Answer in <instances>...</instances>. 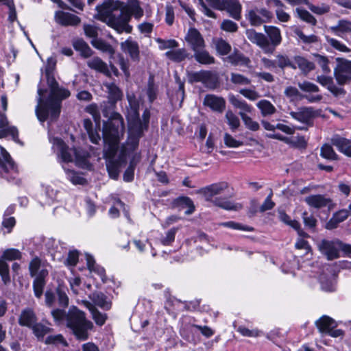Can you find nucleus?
<instances>
[{
    "label": "nucleus",
    "mask_w": 351,
    "mask_h": 351,
    "mask_svg": "<svg viewBox=\"0 0 351 351\" xmlns=\"http://www.w3.org/2000/svg\"><path fill=\"white\" fill-rule=\"evenodd\" d=\"M156 41L159 44V48L161 50L166 49H173L178 46V43L173 39L165 40L161 38H156Z\"/></svg>",
    "instance_id": "63"
},
{
    "label": "nucleus",
    "mask_w": 351,
    "mask_h": 351,
    "mask_svg": "<svg viewBox=\"0 0 351 351\" xmlns=\"http://www.w3.org/2000/svg\"><path fill=\"white\" fill-rule=\"evenodd\" d=\"M8 135H10L14 141L19 142L17 128L10 126L5 114L0 112V138Z\"/></svg>",
    "instance_id": "14"
},
{
    "label": "nucleus",
    "mask_w": 351,
    "mask_h": 351,
    "mask_svg": "<svg viewBox=\"0 0 351 351\" xmlns=\"http://www.w3.org/2000/svg\"><path fill=\"white\" fill-rule=\"evenodd\" d=\"M326 40L328 43L332 46L335 49L341 51V52H350V49L347 47L343 43L337 40V39L330 38L328 36L326 37Z\"/></svg>",
    "instance_id": "62"
},
{
    "label": "nucleus",
    "mask_w": 351,
    "mask_h": 351,
    "mask_svg": "<svg viewBox=\"0 0 351 351\" xmlns=\"http://www.w3.org/2000/svg\"><path fill=\"white\" fill-rule=\"evenodd\" d=\"M88 66L98 72H100L106 76H110V71L108 65L101 58L95 57L87 62Z\"/></svg>",
    "instance_id": "28"
},
{
    "label": "nucleus",
    "mask_w": 351,
    "mask_h": 351,
    "mask_svg": "<svg viewBox=\"0 0 351 351\" xmlns=\"http://www.w3.org/2000/svg\"><path fill=\"white\" fill-rule=\"evenodd\" d=\"M18 322L20 326L32 328L37 322V316L33 309L26 308L21 311Z\"/></svg>",
    "instance_id": "19"
},
{
    "label": "nucleus",
    "mask_w": 351,
    "mask_h": 351,
    "mask_svg": "<svg viewBox=\"0 0 351 351\" xmlns=\"http://www.w3.org/2000/svg\"><path fill=\"white\" fill-rule=\"evenodd\" d=\"M306 203L311 207L322 208L329 206L331 202L329 198L322 195H311L305 198Z\"/></svg>",
    "instance_id": "25"
},
{
    "label": "nucleus",
    "mask_w": 351,
    "mask_h": 351,
    "mask_svg": "<svg viewBox=\"0 0 351 351\" xmlns=\"http://www.w3.org/2000/svg\"><path fill=\"white\" fill-rule=\"evenodd\" d=\"M21 253L19 250L10 248L3 252L1 258L7 261H14L21 259Z\"/></svg>",
    "instance_id": "55"
},
{
    "label": "nucleus",
    "mask_w": 351,
    "mask_h": 351,
    "mask_svg": "<svg viewBox=\"0 0 351 351\" xmlns=\"http://www.w3.org/2000/svg\"><path fill=\"white\" fill-rule=\"evenodd\" d=\"M348 217V211L346 210H341L336 213L327 223L326 228L328 229L335 228L339 223L343 221Z\"/></svg>",
    "instance_id": "40"
},
{
    "label": "nucleus",
    "mask_w": 351,
    "mask_h": 351,
    "mask_svg": "<svg viewBox=\"0 0 351 351\" xmlns=\"http://www.w3.org/2000/svg\"><path fill=\"white\" fill-rule=\"evenodd\" d=\"M127 119L128 123V132H130V134L142 136L143 131L147 129V126L143 123L139 114L128 115Z\"/></svg>",
    "instance_id": "16"
},
{
    "label": "nucleus",
    "mask_w": 351,
    "mask_h": 351,
    "mask_svg": "<svg viewBox=\"0 0 351 351\" xmlns=\"http://www.w3.org/2000/svg\"><path fill=\"white\" fill-rule=\"evenodd\" d=\"M53 144L60 152L62 160L64 162H72L74 159L78 166L84 167L88 165V153L82 149H69L60 138L53 139Z\"/></svg>",
    "instance_id": "6"
},
{
    "label": "nucleus",
    "mask_w": 351,
    "mask_h": 351,
    "mask_svg": "<svg viewBox=\"0 0 351 351\" xmlns=\"http://www.w3.org/2000/svg\"><path fill=\"white\" fill-rule=\"evenodd\" d=\"M217 51L221 55H227L231 51L230 45L222 38H216L213 40Z\"/></svg>",
    "instance_id": "46"
},
{
    "label": "nucleus",
    "mask_w": 351,
    "mask_h": 351,
    "mask_svg": "<svg viewBox=\"0 0 351 351\" xmlns=\"http://www.w3.org/2000/svg\"><path fill=\"white\" fill-rule=\"evenodd\" d=\"M185 40L193 51L206 47L202 34L195 28L189 29L185 36Z\"/></svg>",
    "instance_id": "12"
},
{
    "label": "nucleus",
    "mask_w": 351,
    "mask_h": 351,
    "mask_svg": "<svg viewBox=\"0 0 351 351\" xmlns=\"http://www.w3.org/2000/svg\"><path fill=\"white\" fill-rule=\"evenodd\" d=\"M74 49L79 51L81 56L85 58H89L93 53L88 45L82 39H78L73 43Z\"/></svg>",
    "instance_id": "41"
},
{
    "label": "nucleus",
    "mask_w": 351,
    "mask_h": 351,
    "mask_svg": "<svg viewBox=\"0 0 351 351\" xmlns=\"http://www.w3.org/2000/svg\"><path fill=\"white\" fill-rule=\"evenodd\" d=\"M119 143L116 144V149L113 153H111L110 142H105V157L107 158L106 167L110 177L112 179H117L119 174V168L122 163L126 161L125 153L123 152L122 155L119 154V158L115 159V156L118 152Z\"/></svg>",
    "instance_id": "7"
},
{
    "label": "nucleus",
    "mask_w": 351,
    "mask_h": 351,
    "mask_svg": "<svg viewBox=\"0 0 351 351\" xmlns=\"http://www.w3.org/2000/svg\"><path fill=\"white\" fill-rule=\"evenodd\" d=\"M83 125L88 134L90 141L94 144H98L99 142L101 141V137L99 134L98 130L93 128L91 120H90L89 119H84L83 122Z\"/></svg>",
    "instance_id": "32"
},
{
    "label": "nucleus",
    "mask_w": 351,
    "mask_h": 351,
    "mask_svg": "<svg viewBox=\"0 0 351 351\" xmlns=\"http://www.w3.org/2000/svg\"><path fill=\"white\" fill-rule=\"evenodd\" d=\"M296 16L300 18L301 20L310 23L313 25H315L317 23V20L307 10L301 8H297L295 9Z\"/></svg>",
    "instance_id": "47"
},
{
    "label": "nucleus",
    "mask_w": 351,
    "mask_h": 351,
    "mask_svg": "<svg viewBox=\"0 0 351 351\" xmlns=\"http://www.w3.org/2000/svg\"><path fill=\"white\" fill-rule=\"evenodd\" d=\"M222 10H226L234 20L239 21L241 19L242 5L239 0H225Z\"/></svg>",
    "instance_id": "21"
},
{
    "label": "nucleus",
    "mask_w": 351,
    "mask_h": 351,
    "mask_svg": "<svg viewBox=\"0 0 351 351\" xmlns=\"http://www.w3.org/2000/svg\"><path fill=\"white\" fill-rule=\"evenodd\" d=\"M338 241L322 240L319 244V250L326 256L328 260H333L339 257Z\"/></svg>",
    "instance_id": "13"
},
{
    "label": "nucleus",
    "mask_w": 351,
    "mask_h": 351,
    "mask_svg": "<svg viewBox=\"0 0 351 351\" xmlns=\"http://www.w3.org/2000/svg\"><path fill=\"white\" fill-rule=\"evenodd\" d=\"M336 62L334 76L337 84L340 86L348 84L351 81V60L337 58Z\"/></svg>",
    "instance_id": "8"
},
{
    "label": "nucleus",
    "mask_w": 351,
    "mask_h": 351,
    "mask_svg": "<svg viewBox=\"0 0 351 351\" xmlns=\"http://www.w3.org/2000/svg\"><path fill=\"white\" fill-rule=\"evenodd\" d=\"M203 104L209 107L213 111L222 112L226 108V101L221 97H218L213 94L206 95L204 97Z\"/></svg>",
    "instance_id": "15"
},
{
    "label": "nucleus",
    "mask_w": 351,
    "mask_h": 351,
    "mask_svg": "<svg viewBox=\"0 0 351 351\" xmlns=\"http://www.w3.org/2000/svg\"><path fill=\"white\" fill-rule=\"evenodd\" d=\"M315 324L322 333L330 332L336 327L335 321L326 315L321 317L316 321Z\"/></svg>",
    "instance_id": "27"
},
{
    "label": "nucleus",
    "mask_w": 351,
    "mask_h": 351,
    "mask_svg": "<svg viewBox=\"0 0 351 351\" xmlns=\"http://www.w3.org/2000/svg\"><path fill=\"white\" fill-rule=\"evenodd\" d=\"M314 56L315 61L322 68V71L324 73H329L330 69L328 66L329 60L328 58L319 54H315Z\"/></svg>",
    "instance_id": "57"
},
{
    "label": "nucleus",
    "mask_w": 351,
    "mask_h": 351,
    "mask_svg": "<svg viewBox=\"0 0 351 351\" xmlns=\"http://www.w3.org/2000/svg\"><path fill=\"white\" fill-rule=\"evenodd\" d=\"M141 137V136L140 135L130 134V132H128L126 145L123 146L120 154L122 155L123 152H124L126 156L129 152L135 150L138 145V141Z\"/></svg>",
    "instance_id": "35"
},
{
    "label": "nucleus",
    "mask_w": 351,
    "mask_h": 351,
    "mask_svg": "<svg viewBox=\"0 0 351 351\" xmlns=\"http://www.w3.org/2000/svg\"><path fill=\"white\" fill-rule=\"evenodd\" d=\"M266 3L270 8H275V13L278 21L286 23L290 20L291 16L285 12L286 6L280 0H266Z\"/></svg>",
    "instance_id": "17"
},
{
    "label": "nucleus",
    "mask_w": 351,
    "mask_h": 351,
    "mask_svg": "<svg viewBox=\"0 0 351 351\" xmlns=\"http://www.w3.org/2000/svg\"><path fill=\"white\" fill-rule=\"evenodd\" d=\"M220 28L224 32L234 33L238 30L239 27L235 22L230 19H224L220 25Z\"/></svg>",
    "instance_id": "61"
},
{
    "label": "nucleus",
    "mask_w": 351,
    "mask_h": 351,
    "mask_svg": "<svg viewBox=\"0 0 351 351\" xmlns=\"http://www.w3.org/2000/svg\"><path fill=\"white\" fill-rule=\"evenodd\" d=\"M321 156L328 160H337V155L333 150L331 145L328 144H324L321 147Z\"/></svg>",
    "instance_id": "56"
},
{
    "label": "nucleus",
    "mask_w": 351,
    "mask_h": 351,
    "mask_svg": "<svg viewBox=\"0 0 351 351\" xmlns=\"http://www.w3.org/2000/svg\"><path fill=\"white\" fill-rule=\"evenodd\" d=\"M245 34L250 41L261 47L265 53H273L274 51L273 46L265 34L258 33L253 29H247Z\"/></svg>",
    "instance_id": "9"
},
{
    "label": "nucleus",
    "mask_w": 351,
    "mask_h": 351,
    "mask_svg": "<svg viewBox=\"0 0 351 351\" xmlns=\"http://www.w3.org/2000/svg\"><path fill=\"white\" fill-rule=\"evenodd\" d=\"M295 64L296 67L298 66L304 73H308L315 69V65L313 62L300 56L295 57Z\"/></svg>",
    "instance_id": "43"
},
{
    "label": "nucleus",
    "mask_w": 351,
    "mask_h": 351,
    "mask_svg": "<svg viewBox=\"0 0 351 351\" xmlns=\"http://www.w3.org/2000/svg\"><path fill=\"white\" fill-rule=\"evenodd\" d=\"M84 304L91 312L93 319L95 323L99 326L104 325L107 319L106 314L99 312L90 302L88 301L84 302Z\"/></svg>",
    "instance_id": "33"
},
{
    "label": "nucleus",
    "mask_w": 351,
    "mask_h": 351,
    "mask_svg": "<svg viewBox=\"0 0 351 351\" xmlns=\"http://www.w3.org/2000/svg\"><path fill=\"white\" fill-rule=\"evenodd\" d=\"M256 107L261 110L263 117H268L276 112L275 106L268 100L262 99L256 104Z\"/></svg>",
    "instance_id": "34"
},
{
    "label": "nucleus",
    "mask_w": 351,
    "mask_h": 351,
    "mask_svg": "<svg viewBox=\"0 0 351 351\" xmlns=\"http://www.w3.org/2000/svg\"><path fill=\"white\" fill-rule=\"evenodd\" d=\"M91 299L95 305L104 310H109L111 308V303L107 300L106 296L102 293H93Z\"/></svg>",
    "instance_id": "39"
},
{
    "label": "nucleus",
    "mask_w": 351,
    "mask_h": 351,
    "mask_svg": "<svg viewBox=\"0 0 351 351\" xmlns=\"http://www.w3.org/2000/svg\"><path fill=\"white\" fill-rule=\"evenodd\" d=\"M330 29L335 34H338V32H351V22L346 20H340L337 25L336 26L331 27Z\"/></svg>",
    "instance_id": "54"
},
{
    "label": "nucleus",
    "mask_w": 351,
    "mask_h": 351,
    "mask_svg": "<svg viewBox=\"0 0 351 351\" xmlns=\"http://www.w3.org/2000/svg\"><path fill=\"white\" fill-rule=\"evenodd\" d=\"M219 226L226 227V228H231L233 230H243V231H248V232H252L254 230L253 228L244 226L241 223H237L233 221L221 222V223H219Z\"/></svg>",
    "instance_id": "53"
},
{
    "label": "nucleus",
    "mask_w": 351,
    "mask_h": 351,
    "mask_svg": "<svg viewBox=\"0 0 351 351\" xmlns=\"http://www.w3.org/2000/svg\"><path fill=\"white\" fill-rule=\"evenodd\" d=\"M239 114L247 129L252 131H257L259 129L258 123L252 120L247 114L243 112H239Z\"/></svg>",
    "instance_id": "52"
},
{
    "label": "nucleus",
    "mask_w": 351,
    "mask_h": 351,
    "mask_svg": "<svg viewBox=\"0 0 351 351\" xmlns=\"http://www.w3.org/2000/svg\"><path fill=\"white\" fill-rule=\"evenodd\" d=\"M225 117L232 131L234 132L239 128L241 125L240 120L232 111L230 110H228L226 113Z\"/></svg>",
    "instance_id": "49"
},
{
    "label": "nucleus",
    "mask_w": 351,
    "mask_h": 351,
    "mask_svg": "<svg viewBox=\"0 0 351 351\" xmlns=\"http://www.w3.org/2000/svg\"><path fill=\"white\" fill-rule=\"evenodd\" d=\"M321 288L323 291L327 292L334 291L335 289V282L331 278H328L326 275L322 274L319 277Z\"/></svg>",
    "instance_id": "50"
},
{
    "label": "nucleus",
    "mask_w": 351,
    "mask_h": 351,
    "mask_svg": "<svg viewBox=\"0 0 351 351\" xmlns=\"http://www.w3.org/2000/svg\"><path fill=\"white\" fill-rule=\"evenodd\" d=\"M317 81L322 86H326L336 97L346 94L343 88L335 85L332 78L330 76L319 75L317 77Z\"/></svg>",
    "instance_id": "20"
},
{
    "label": "nucleus",
    "mask_w": 351,
    "mask_h": 351,
    "mask_svg": "<svg viewBox=\"0 0 351 351\" xmlns=\"http://www.w3.org/2000/svg\"><path fill=\"white\" fill-rule=\"evenodd\" d=\"M54 65L55 62L49 59L46 75L50 93L47 98L44 97L45 90L41 88L38 90V104L35 111L38 119L42 123L48 119L51 121H55L60 115L62 101L70 96V91L59 86L53 76L50 75Z\"/></svg>",
    "instance_id": "1"
},
{
    "label": "nucleus",
    "mask_w": 351,
    "mask_h": 351,
    "mask_svg": "<svg viewBox=\"0 0 351 351\" xmlns=\"http://www.w3.org/2000/svg\"><path fill=\"white\" fill-rule=\"evenodd\" d=\"M237 331L241 333L244 337H259L262 332L258 329H252L250 330L247 328L240 326L237 328Z\"/></svg>",
    "instance_id": "64"
},
{
    "label": "nucleus",
    "mask_w": 351,
    "mask_h": 351,
    "mask_svg": "<svg viewBox=\"0 0 351 351\" xmlns=\"http://www.w3.org/2000/svg\"><path fill=\"white\" fill-rule=\"evenodd\" d=\"M0 168L5 173H16V167L8 152L3 147L1 148Z\"/></svg>",
    "instance_id": "23"
},
{
    "label": "nucleus",
    "mask_w": 351,
    "mask_h": 351,
    "mask_svg": "<svg viewBox=\"0 0 351 351\" xmlns=\"http://www.w3.org/2000/svg\"><path fill=\"white\" fill-rule=\"evenodd\" d=\"M276 128L282 132L289 134L292 135L295 133V130H307L306 127H296V126H290L288 125H285L282 123H278L276 124Z\"/></svg>",
    "instance_id": "58"
},
{
    "label": "nucleus",
    "mask_w": 351,
    "mask_h": 351,
    "mask_svg": "<svg viewBox=\"0 0 351 351\" xmlns=\"http://www.w3.org/2000/svg\"><path fill=\"white\" fill-rule=\"evenodd\" d=\"M332 144L341 152L351 156V141L339 135H335L331 138Z\"/></svg>",
    "instance_id": "24"
},
{
    "label": "nucleus",
    "mask_w": 351,
    "mask_h": 351,
    "mask_svg": "<svg viewBox=\"0 0 351 351\" xmlns=\"http://www.w3.org/2000/svg\"><path fill=\"white\" fill-rule=\"evenodd\" d=\"M228 60L233 65L248 66L250 60L240 53H235L228 57Z\"/></svg>",
    "instance_id": "44"
},
{
    "label": "nucleus",
    "mask_w": 351,
    "mask_h": 351,
    "mask_svg": "<svg viewBox=\"0 0 351 351\" xmlns=\"http://www.w3.org/2000/svg\"><path fill=\"white\" fill-rule=\"evenodd\" d=\"M127 99L129 103L130 110L128 115L139 114V103L134 94H128Z\"/></svg>",
    "instance_id": "51"
},
{
    "label": "nucleus",
    "mask_w": 351,
    "mask_h": 351,
    "mask_svg": "<svg viewBox=\"0 0 351 351\" xmlns=\"http://www.w3.org/2000/svg\"><path fill=\"white\" fill-rule=\"evenodd\" d=\"M228 99L234 107L240 109L239 112H243L247 114V113H251L253 111V107L252 106L232 94L229 95Z\"/></svg>",
    "instance_id": "29"
},
{
    "label": "nucleus",
    "mask_w": 351,
    "mask_h": 351,
    "mask_svg": "<svg viewBox=\"0 0 351 351\" xmlns=\"http://www.w3.org/2000/svg\"><path fill=\"white\" fill-rule=\"evenodd\" d=\"M64 169L66 171L67 178L74 184H84L86 182L85 179L76 172L66 169L65 167H64Z\"/></svg>",
    "instance_id": "59"
},
{
    "label": "nucleus",
    "mask_w": 351,
    "mask_h": 351,
    "mask_svg": "<svg viewBox=\"0 0 351 351\" xmlns=\"http://www.w3.org/2000/svg\"><path fill=\"white\" fill-rule=\"evenodd\" d=\"M264 29L270 39V45L274 49L281 43V34L279 28L274 26H264Z\"/></svg>",
    "instance_id": "30"
},
{
    "label": "nucleus",
    "mask_w": 351,
    "mask_h": 351,
    "mask_svg": "<svg viewBox=\"0 0 351 351\" xmlns=\"http://www.w3.org/2000/svg\"><path fill=\"white\" fill-rule=\"evenodd\" d=\"M55 324L60 326L66 324L75 337L80 341L88 339V332L93 328V324L88 320L86 314L75 306H71L67 312L60 308L51 311Z\"/></svg>",
    "instance_id": "2"
},
{
    "label": "nucleus",
    "mask_w": 351,
    "mask_h": 351,
    "mask_svg": "<svg viewBox=\"0 0 351 351\" xmlns=\"http://www.w3.org/2000/svg\"><path fill=\"white\" fill-rule=\"evenodd\" d=\"M117 12L118 13H114L113 9L106 5L98 7L99 19L106 23L119 34L123 32L131 33L132 27L128 24L130 16H123L122 10Z\"/></svg>",
    "instance_id": "4"
},
{
    "label": "nucleus",
    "mask_w": 351,
    "mask_h": 351,
    "mask_svg": "<svg viewBox=\"0 0 351 351\" xmlns=\"http://www.w3.org/2000/svg\"><path fill=\"white\" fill-rule=\"evenodd\" d=\"M104 85L106 87L109 95L108 101L116 104L117 101L121 99L123 93L116 84L114 83H106Z\"/></svg>",
    "instance_id": "36"
},
{
    "label": "nucleus",
    "mask_w": 351,
    "mask_h": 351,
    "mask_svg": "<svg viewBox=\"0 0 351 351\" xmlns=\"http://www.w3.org/2000/svg\"><path fill=\"white\" fill-rule=\"evenodd\" d=\"M55 19L58 23L63 26H75L78 25L81 21L77 16L63 11L56 12Z\"/></svg>",
    "instance_id": "18"
},
{
    "label": "nucleus",
    "mask_w": 351,
    "mask_h": 351,
    "mask_svg": "<svg viewBox=\"0 0 351 351\" xmlns=\"http://www.w3.org/2000/svg\"><path fill=\"white\" fill-rule=\"evenodd\" d=\"M121 49L123 52L128 53L132 60H139L138 45L136 41L132 40L130 37L121 43Z\"/></svg>",
    "instance_id": "22"
},
{
    "label": "nucleus",
    "mask_w": 351,
    "mask_h": 351,
    "mask_svg": "<svg viewBox=\"0 0 351 351\" xmlns=\"http://www.w3.org/2000/svg\"><path fill=\"white\" fill-rule=\"evenodd\" d=\"M91 44L94 47L103 52L108 53L110 55L114 53V50L112 47L101 39H93L91 40Z\"/></svg>",
    "instance_id": "45"
},
{
    "label": "nucleus",
    "mask_w": 351,
    "mask_h": 351,
    "mask_svg": "<svg viewBox=\"0 0 351 351\" xmlns=\"http://www.w3.org/2000/svg\"><path fill=\"white\" fill-rule=\"evenodd\" d=\"M188 80L190 83L202 82L208 87L214 86L217 82L216 75L209 71L191 72L188 74Z\"/></svg>",
    "instance_id": "10"
},
{
    "label": "nucleus",
    "mask_w": 351,
    "mask_h": 351,
    "mask_svg": "<svg viewBox=\"0 0 351 351\" xmlns=\"http://www.w3.org/2000/svg\"><path fill=\"white\" fill-rule=\"evenodd\" d=\"M290 116L295 120L302 123V127L313 125V119L315 117L314 111L312 108L303 107L298 108L297 111H291Z\"/></svg>",
    "instance_id": "11"
},
{
    "label": "nucleus",
    "mask_w": 351,
    "mask_h": 351,
    "mask_svg": "<svg viewBox=\"0 0 351 351\" xmlns=\"http://www.w3.org/2000/svg\"><path fill=\"white\" fill-rule=\"evenodd\" d=\"M165 56L169 60L174 62H181L187 58L188 53L185 49H179L177 50H171L165 53Z\"/></svg>",
    "instance_id": "42"
},
{
    "label": "nucleus",
    "mask_w": 351,
    "mask_h": 351,
    "mask_svg": "<svg viewBox=\"0 0 351 351\" xmlns=\"http://www.w3.org/2000/svg\"><path fill=\"white\" fill-rule=\"evenodd\" d=\"M115 104L110 101H107L101 105L103 116L108 118V121L103 123L104 141L110 142L111 153L115 150L116 144L123 137L125 130L122 116L114 110Z\"/></svg>",
    "instance_id": "3"
},
{
    "label": "nucleus",
    "mask_w": 351,
    "mask_h": 351,
    "mask_svg": "<svg viewBox=\"0 0 351 351\" xmlns=\"http://www.w3.org/2000/svg\"><path fill=\"white\" fill-rule=\"evenodd\" d=\"M0 276L5 285L10 282L9 266L1 258H0Z\"/></svg>",
    "instance_id": "60"
},
{
    "label": "nucleus",
    "mask_w": 351,
    "mask_h": 351,
    "mask_svg": "<svg viewBox=\"0 0 351 351\" xmlns=\"http://www.w3.org/2000/svg\"><path fill=\"white\" fill-rule=\"evenodd\" d=\"M230 80L237 86H247L251 84L250 79L239 73H231Z\"/></svg>",
    "instance_id": "48"
},
{
    "label": "nucleus",
    "mask_w": 351,
    "mask_h": 351,
    "mask_svg": "<svg viewBox=\"0 0 351 351\" xmlns=\"http://www.w3.org/2000/svg\"><path fill=\"white\" fill-rule=\"evenodd\" d=\"M267 136L270 138L279 140L287 144H291L298 147H304L306 145V142L303 136H297L292 139L284 136L280 134H268Z\"/></svg>",
    "instance_id": "26"
},
{
    "label": "nucleus",
    "mask_w": 351,
    "mask_h": 351,
    "mask_svg": "<svg viewBox=\"0 0 351 351\" xmlns=\"http://www.w3.org/2000/svg\"><path fill=\"white\" fill-rule=\"evenodd\" d=\"M31 329L34 335L39 339H43L47 334L53 331V329L49 326H46L41 322L38 323L37 322Z\"/></svg>",
    "instance_id": "38"
},
{
    "label": "nucleus",
    "mask_w": 351,
    "mask_h": 351,
    "mask_svg": "<svg viewBox=\"0 0 351 351\" xmlns=\"http://www.w3.org/2000/svg\"><path fill=\"white\" fill-rule=\"evenodd\" d=\"M194 58L197 62L202 64H210L215 62V58L210 56L205 48L194 51Z\"/></svg>",
    "instance_id": "31"
},
{
    "label": "nucleus",
    "mask_w": 351,
    "mask_h": 351,
    "mask_svg": "<svg viewBox=\"0 0 351 351\" xmlns=\"http://www.w3.org/2000/svg\"><path fill=\"white\" fill-rule=\"evenodd\" d=\"M279 219L281 221L284 222L285 223L289 225L295 230H298V234L303 237H307L308 234L305 233L304 231L301 230L300 229V224L299 222L295 220H291L289 215H287L285 212L280 211L279 212Z\"/></svg>",
    "instance_id": "37"
},
{
    "label": "nucleus",
    "mask_w": 351,
    "mask_h": 351,
    "mask_svg": "<svg viewBox=\"0 0 351 351\" xmlns=\"http://www.w3.org/2000/svg\"><path fill=\"white\" fill-rule=\"evenodd\" d=\"M228 188V183L221 182L208 186L204 188L202 191L206 199L212 201L215 206L227 210H237L241 208L239 204H234L227 199L221 197H216L213 199L214 196L223 193Z\"/></svg>",
    "instance_id": "5"
}]
</instances>
